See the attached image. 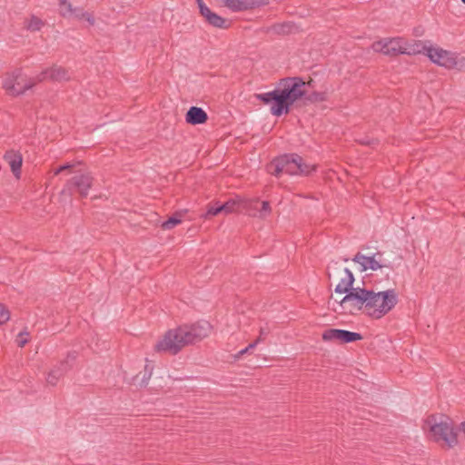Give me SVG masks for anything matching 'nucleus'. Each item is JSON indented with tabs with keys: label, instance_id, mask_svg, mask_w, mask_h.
I'll return each mask as SVG.
<instances>
[{
	"label": "nucleus",
	"instance_id": "c85d7f7f",
	"mask_svg": "<svg viewBox=\"0 0 465 465\" xmlns=\"http://www.w3.org/2000/svg\"><path fill=\"white\" fill-rule=\"evenodd\" d=\"M261 208L258 207V216L262 219L266 218L271 213V206L268 201L260 202Z\"/></svg>",
	"mask_w": 465,
	"mask_h": 465
},
{
	"label": "nucleus",
	"instance_id": "7ed1b4c3",
	"mask_svg": "<svg viewBox=\"0 0 465 465\" xmlns=\"http://www.w3.org/2000/svg\"><path fill=\"white\" fill-rule=\"evenodd\" d=\"M425 425L429 427V430L437 442L442 441L450 449L458 444L457 433L452 426L451 420L446 415H430Z\"/></svg>",
	"mask_w": 465,
	"mask_h": 465
},
{
	"label": "nucleus",
	"instance_id": "37998d69",
	"mask_svg": "<svg viewBox=\"0 0 465 465\" xmlns=\"http://www.w3.org/2000/svg\"><path fill=\"white\" fill-rule=\"evenodd\" d=\"M376 259L381 261V256H377Z\"/></svg>",
	"mask_w": 465,
	"mask_h": 465
},
{
	"label": "nucleus",
	"instance_id": "a878e982",
	"mask_svg": "<svg viewBox=\"0 0 465 465\" xmlns=\"http://www.w3.org/2000/svg\"><path fill=\"white\" fill-rule=\"evenodd\" d=\"M298 165L300 167V169H298L296 171V175H309L311 174L313 171L316 170V166L315 165H310V164H307L302 157L301 156V161H298Z\"/></svg>",
	"mask_w": 465,
	"mask_h": 465
},
{
	"label": "nucleus",
	"instance_id": "7c9ffc66",
	"mask_svg": "<svg viewBox=\"0 0 465 465\" xmlns=\"http://www.w3.org/2000/svg\"><path fill=\"white\" fill-rule=\"evenodd\" d=\"M48 78L51 79L50 68L45 69V70L42 71L40 74H38L37 75H35V77L30 78V81H35V84H36L37 83H41Z\"/></svg>",
	"mask_w": 465,
	"mask_h": 465
},
{
	"label": "nucleus",
	"instance_id": "dca6fc26",
	"mask_svg": "<svg viewBox=\"0 0 465 465\" xmlns=\"http://www.w3.org/2000/svg\"><path fill=\"white\" fill-rule=\"evenodd\" d=\"M186 123L196 125L206 123L208 115L206 112L201 107L192 106L185 115Z\"/></svg>",
	"mask_w": 465,
	"mask_h": 465
},
{
	"label": "nucleus",
	"instance_id": "f8f14e48",
	"mask_svg": "<svg viewBox=\"0 0 465 465\" xmlns=\"http://www.w3.org/2000/svg\"><path fill=\"white\" fill-rule=\"evenodd\" d=\"M377 256H382L381 252H378L371 256H365L361 252H357L355 256L352 258L354 262L361 264V272H365L368 269L371 271H377L378 269H381L383 267H387L382 261L377 260Z\"/></svg>",
	"mask_w": 465,
	"mask_h": 465
},
{
	"label": "nucleus",
	"instance_id": "f03ea898",
	"mask_svg": "<svg viewBox=\"0 0 465 465\" xmlns=\"http://www.w3.org/2000/svg\"><path fill=\"white\" fill-rule=\"evenodd\" d=\"M211 325L207 322H196L191 325H182L169 330L154 346L158 352L177 354L183 347L201 341L208 336Z\"/></svg>",
	"mask_w": 465,
	"mask_h": 465
},
{
	"label": "nucleus",
	"instance_id": "ddd939ff",
	"mask_svg": "<svg viewBox=\"0 0 465 465\" xmlns=\"http://www.w3.org/2000/svg\"><path fill=\"white\" fill-rule=\"evenodd\" d=\"M199 13L204 18V21L213 27L227 29L231 25V21L213 12L205 4L201 5Z\"/></svg>",
	"mask_w": 465,
	"mask_h": 465
},
{
	"label": "nucleus",
	"instance_id": "4be33fe9",
	"mask_svg": "<svg viewBox=\"0 0 465 465\" xmlns=\"http://www.w3.org/2000/svg\"><path fill=\"white\" fill-rule=\"evenodd\" d=\"M241 197L237 196L233 199H229L223 203H221V208L224 213H232L234 212H241Z\"/></svg>",
	"mask_w": 465,
	"mask_h": 465
},
{
	"label": "nucleus",
	"instance_id": "6e6552de",
	"mask_svg": "<svg viewBox=\"0 0 465 465\" xmlns=\"http://www.w3.org/2000/svg\"><path fill=\"white\" fill-rule=\"evenodd\" d=\"M94 178L90 173H75L74 175L69 179L62 190V194L73 195L78 193L81 198H85L88 195V190L93 185Z\"/></svg>",
	"mask_w": 465,
	"mask_h": 465
},
{
	"label": "nucleus",
	"instance_id": "2f4dec72",
	"mask_svg": "<svg viewBox=\"0 0 465 465\" xmlns=\"http://www.w3.org/2000/svg\"><path fill=\"white\" fill-rule=\"evenodd\" d=\"M261 341L260 338H257L253 342L250 343L246 348L239 351L237 354H235L234 358L239 359L242 355L248 353L251 350L254 349L256 345Z\"/></svg>",
	"mask_w": 465,
	"mask_h": 465
},
{
	"label": "nucleus",
	"instance_id": "72a5a7b5",
	"mask_svg": "<svg viewBox=\"0 0 465 465\" xmlns=\"http://www.w3.org/2000/svg\"><path fill=\"white\" fill-rule=\"evenodd\" d=\"M60 7L63 15H65V12L71 14L74 11L71 3L68 0H60Z\"/></svg>",
	"mask_w": 465,
	"mask_h": 465
},
{
	"label": "nucleus",
	"instance_id": "cd10ccee",
	"mask_svg": "<svg viewBox=\"0 0 465 465\" xmlns=\"http://www.w3.org/2000/svg\"><path fill=\"white\" fill-rule=\"evenodd\" d=\"M304 98L307 102L312 104L324 102L327 100L326 94L323 92H312L308 95L305 94Z\"/></svg>",
	"mask_w": 465,
	"mask_h": 465
},
{
	"label": "nucleus",
	"instance_id": "c03bdc74",
	"mask_svg": "<svg viewBox=\"0 0 465 465\" xmlns=\"http://www.w3.org/2000/svg\"><path fill=\"white\" fill-rule=\"evenodd\" d=\"M461 2L465 5V0H461Z\"/></svg>",
	"mask_w": 465,
	"mask_h": 465
},
{
	"label": "nucleus",
	"instance_id": "20e7f679",
	"mask_svg": "<svg viewBox=\"0 0 465 465\" xmlns=\"http://www.w3.org/2000/svg\"><path fill=\"white\" fill-rule=\"evenodd\" d=\"M369 315L374 319H381L389 313L398 303V294L394 289L375 292L371 291Z\"/></svg>",
	"mask_w": 465,
	"mask_h": 465
},
{
	"label": "nucleus",
	"instance_id": "4c0bfd02",
	"mask_svg": "<svg viewBox=\"0 0 465 465\" xmlns=\"http://www.w3.org/2000/svg\"><path fill=\"white\" fill-rule=\"evenodd\" d=\"M74 165L71 164V163H65V164H63L61 166H59L55 171H54V174H59L60 173L65 171V170H70L71 168H73Z\"/></svg>",
	"mask_w": 465,
	"mask_h": 465
},
{
	"label": "nucleus",
	"instance_id": "1a4fd4ad",
	"mask_svg": "<svg viewBox=\"0 0 465 465\" xmlns=\"http://www.w3.org/2000/svg\"><path fill=\"white\" fill-rule=\"evenodd\" d=\"M375 52L382 53L390 56L404 54V40L401 37L385 38L372 44Z\"/></svg>",
	"mask_w": 465,
	"mask_h": 465
},
{
	"label": "nucleus",
	"instance_id": "39448f33",
	"mask_svg": "<svg viewBox=\"0 0 465 465\" xmlns=\"http://www.w3.org/2000/svg\"><path fill=\"white\" fill-rule=\"evenodd\" d=\"M371 291L366 288L355 287L339 302V304L348 310L351 314L365 310L369 314V305L371 304Z\"/></svg>",
	"mask_w": 465,
	"mask_h": 465
},
{
	"label": "nucleus",
	"instance_id": "9b49d317",
	"mask_svg": "<svg viewBox=\"0 0 465 465\" xmlns=\"http://www.w3.org/2000/svg\"><path fill=\"white\" fill-rule=\"evenodd\" d=\"M427 55L434 63L446 68H455L458 65L457 57L451 52L439 47H429Z\"/></svg>",
	"mask_w": 465,
	"mask_h": 465
},
{
	"label": "nucleus",
	"instance_id": "423d86ee",
	"mask_svg": "<svg viewBox=\"0 0 465 465\" xmlns=\"http://www.w3.org/2000/svg\"><path fill=\"white\" fill-rule=\"evenodd\" d=\"M35 85V81H30L22 69L17 68L12 73L6 74L3 81V88L11 96H19Z\"/></svg>",
	"mask_w": 465,
	"mask_h": 465
},
{
	"label": "nucleus",
	"instance_id": "bb28decb",
	"mask_svg": "<svg viewBox=\"0 0 465 465\" xmlns=\"http://www.w3.org/2000/svg\"><path fill=\"white\" fill-rule=\"evenodd\" d=\"M44 25V22L37 16L32 15L29 21L25 24V28L31 32L39 31Z\"/></svg>",
	"mask_w": 465,
	"mask_h": 465
},
{
	"label": "nucleus",
	"instance_id": "e433bc0d",
	"mask_svg": "<svg viewBox=\"0 0 465 465\" xmlns=\"http://www.w3.org/2000/svg\"><path fill=\"white\" fill-rule=\"evenodd\" d=\"M153 368L148 364L144 366V373L142 377V383L146 384L147 381L151 378Z\"/></svg>",
	"mask_w": 465,
	"mask_h": 465
},
{
	"label": "nucleus",
	"instance_id": "393cba45",
	"mask_svg": "<svg viewBox=\"0 0 465 465\" xmlns=\"http://www.w3.org/2000/svg\"><path fill=\"white\" fill-rule=\"evenodd\" d=\"M51 70V80L62 81L69 78L68 72L63 67H52Z\"/></svg>",
	"mask_w": 465,
	"mask_h": 465
},
{
	"label": "nucleus",
	"instance_id": "4468645a",
	"mask_svg": "<svg viewBox=\"0 0 465 465\" xmlns=\"http://www.w3.org/2000/svg\"><path fill=\"white\" fill-rule=\"evenodd\" d=\"M224 5L234 12L253 9L268 4L267 0H223Z\"/></svg>",
	"mask_w": 465,
	"mask_h": 465
},
{
	"label": "nucleus",
	"instance_id": "ea45409f",
	"mask_svg": "<svg viewBox=\"0 0 465 465\" xmlns=\"http://www.w3.org/2000/svg\"><path fill=\"white\" fill-rule=\"evenodd\" d=\"M268 334V331H266L265 329L263 328H261L260 330V336L258 338L261 339V341L262 340V337L267 335Z\"/></svg>",
	"mask_w": 465,
	"mask_h": 465
},
{
	"label": "nucleus",
	"instance_id": "2eb2a0df",
	"mask_svg": "<svg viewBox=\"0 0 465 465\" xmlns=\"http://www.w3.org/2000/svg\"><path fill=\"white\" fill-rule=\"evenodd\" d=\"M4 159L9 164L15 177L19 179L21 176V168L23 163L22 154L19 152L10 150L5 152Z\"/></svg>",
	"mask_w": 465,
	"mask_h": 465
},
{
	"label": "nucleus",
	"instance_id": "9d476101",
	"mask_svg": "<svg viewBox=\"0 0 465 465\" xmlns=\"http://www.w3.org/2000/svg\"><path fill=\"white\" fill-rule=\"evenodd\" d=\"M362 339V335L359 332L341 329H327L322 333V340L324 341H337L341 344L351 343Z\"/></svg>",
	"mask_w": 465,
	"mask_h": 465
},
{
	"label": "nucleus",
	"instance_id": "aec40b11",
	"mask_svg": "<svg viewBox=\"0 0 465 465\" xmlns=\"http://www.w3.org/2000/svg\"><path fill=\"white\" fill-rule=\"evenodd\" d=\"M241 212H245L250 216H256L260 201L258 199H245L241 197Z\"/></svg>",
	"mask_w": 465,
	"mask_h": 465
},
{
	"label": "nucleus",
	"instance_id": "c9c22d12",
	"mask_svg": "<svg viewBox=\"0 0 465 465\" xmlns=\"http://www.w3.org/2000/svg\"><path fill=\"white\" fill-rule=\"evenodd\" d=\"M359 143L363 145L373 146L379 143L378 139H370L368 137L357 140Z\"/></svg>",
	"mask_w": 465,
	"mask_h": 465
},
{
	"label": "nucleus",
	"instance_id": "a211bd4d",
	"mask_svg": "<svg viewBox=\"0 0 465 465\" xmlns=\"http://www.w3.org/2000/svg\"><path fill=\"white\" fill-rule=\"evenodd\" d=\"M296 25L292 22H283L281 24H274L272 26L264 29L265 33H272L276 35H288L296 31Z\"/></svg>",
	"mask_w": 465,
	"mask_h": 465
},
{
	"label": "nucleus",
	"instance_id": "79ce46f5",
	"mask_svg": "<svg viewBox=\"0 0 465 465\" xmlns=\"http://www.w3.org/2000/svg\"><path fill=\"white\" fill-rule=\"evenodd\" d=\"M196 3L198 5V8H199V11H200L201 10V5L204 4V2L203 0H196Z\"/></svg>",
	"mask_w": 465,
	"mask_h": 465
},
{
	"label": "nucleus",
	"instance_id": "6ab92c4d",
	"mask_svg": "<svg viewBox=\"0 0 465 465\" xmlns=\"http://www.w3.org/2000/svg\"><path fill=\"white\" fill-rule=\"evenodd\" d=\"M71 369V365L68 364L67 361H61L60 364L54 367L48 374L47 382L48 384L54 386L58 380L64 375Z\"/></svg>",
	"mask_w": 465,
	"mask_h": 465
},
{
	"label": "nucleus",
	"instance_id": "5701e85b",
	"mask_svg": "<svg viewBox=\"0 0 465 465\" xmlns=\"http://www.w3.org/2000/svg\"><path fill=\"white\" fill-rule=\"evenodd\" d=\"M71 14L78 20L87 21L90 25H94L95 23L93 14L84 11L83 8L75 7Z\"/></svg>",
	"mask_w": 465,
	"mask_h": 465
},
{
	"label": "nucleus",
	"instance_id": "f704fd0d",
	"mask_svg": "<svg viewBox=\"0 0 465 465\" xmlns=\"http://www.w3.org/2000/svg\"><path fill=\"white\" fill-rule=\"evenodd\" d=\"M29 335L28 332L26 331H21L17 338H16V343L19 347H24L27 342H28V339H27V336Z\"/></svg>",
	"mask_w": 465,
	"mask_h": 465
},
{
	"label": "nucleus",
	"instance_id": "f3484780",
	"mask_svg": "<svg viewBox=\"0 0 465 465\" xmlns=\"http://www.w3.org/2000/svg\"><path fill=\"white\" fill-rule=\"evenodd\" d=\"M343 272L345 273V277L342 278L339 284L336 285L334 292L339 294H347V292H351L355 287H353V283L355 282V278L353 273L348 269L344 268Z\"/></svg>",
	"mask_w": 465,
	"mask_h": 465
},
{
	"label": "nucleus",
	"instance_id": "b1692460",
	"mask_svg": "<svg viewBox=\"0 0 465 465\" xmlns=\"http://www.w3.org/2000/svg\"><path fill=\"white\" fill-rule=\"evenodd\" d=\"M182 213L176 212L173 216L164 221L161 227L163 230H171L182 223Z\"/></svg>",
	"mask_w": 465,
	"mask_h": 465
},
{
	"label": "nucleus",
	"instance_id": "58836bf2",
	"mask_svg": "<svg viewBox=\"0 0 465 465\" xmlns=\"http://www.w3.org/2000/svg\"><path fill=\"white\" fill-rule=\"evenodd\" d=\"M75 359H76V352L74 351V352L68 353L66 361H68V364L72 366V363H70V361H74Z\"/></svg>",
	"mask_w": 465,
	"mask_h": 465
},
{
	"label": "nucleus",
	"instance_id": "0eeeda50",
	"mask_svg": "<svg viewBox=\"0 0 465 465\" xmlns=\"http://www.w3.org/2000/svg\"><path fill=\"white\" fill-rule=\"evenodd\" d=\"M298 161H301V155L297 153H285L269 163L266 165V170L276 177H280L282 173L296 175V171L300 169Z\"/></svg>",
	"mask_w": 465,
	"mask_h": 465
},
{
	"label": "nucleus",
	"instance_id": "f257e3e1",
	"mask_svg": "<svg viewBox=\"0 0 465 465\" xmlns=\"http://www.w3.org/2000/svg\"><path fill=\"white\" fill-rule=\"evenodd\" d=\"M306 83L302 77L281 78L277 87L268 93L255 94L254 97L264 104H272L271 114L274 116H281L290 113L292 105L306 94Z\"/></svg>",
	"mask_w": 465,
	"mask_h": 465
},
{
	"label": "nucleus",
	"instance_id": "473e14b6",
	"mask_svg": "<svg viewBox=\"0 0 465 465\" xmlns=\"http://www.w3.org/2000/svg\"><path fill=\"white\" fill-rule=\"evenodd\" d=\"M10 319V312L8 309L0 303V325L4 324Z\"/></svg>",
	"mask_w": 465,
	"mask_h": 465
},
{
	"label": "nucleus",
	"instance_id": "a19ab883",
	"mask_svg": "<svg viewBox=\"0 0 465 465\" xmlns=\"http://www.w3.org/2000/svg\"><path fill=\"white\" fill-rule=\"evenodd\" d=\"M460 430L462 431L465 434V421L460 423Z\"/></svg>",
	"mask_w": 465,
	"mask_h": 465
},
{
	"label": "nucleus",
	"instance_id": "412c9836",
	"mask_svg": "<svg viewBox=\"0 0 465 465\" xmlns=\"http://www.w3.org/2000/svg\"><path fill=\"white\" fill-rule=\"evenodd\" d=\"M427 47L420 40H413L411 43H407L404 41V54H417L423 53L424 51L427 52Z\"/></svg>",
	"mask_w": 465,
	"mask_h": 465
},
{
	"label": "nucleus",
	"instance_id": "c756f323",
	"mask_svg": "<svg viewBox=\"0 0 465 465\" xmlns=\"http://www.w3.org/2000/svg\"><path fill=\"white\" fill-rule=\"evenodd\" d=\"M223 212L221 208V203H216L215 205H210L207 209V212L203 215L205 219H209L213 216H215Z\"/></svg>",
	"mask_w": 465,
	"mask_h": 465
}]
</instances>
